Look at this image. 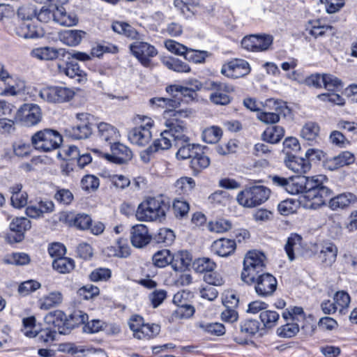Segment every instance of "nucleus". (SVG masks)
<instances>
[{
	"instance_id": "a18cd8bd",
	"label": "nucleus",
	"mask_w": 357,
	"mask_h": 357,
	"mask_svg": "<svg viewBox=\"0 0 357 357\" xmlns=\"http://www.w3.org/2000/svg\"><path fill=\"white\" fill-rule=\"evenodd\" d=\"M25 335L29 337H36L40 342H49L54 340L56 331L47 328L37 330H29L25 332Z\"/></svg>"
},
{
	"instance_id": "0eeeda50",
	"label": "nucleus",
	"mask_w": 357,
	"mask_h": 357,
	"mask_svg": "<svg viewBox=\"0 0 357 357\" xmlns=\"http://www.w3.org/2000/svg\"><path fill=\"white\" fill-rule=\"evenodd\" d=\"M324 156L323 151L314 149H310L306 151L305 157L307 158L298 157L289 152H287L284 163L287 167L292 172L303 174L307 173L311 169L310 160L317 159L320 160Z\"/></svg>"
},
{
	"instance_id": "052dcab7",
	"label": "nucleus",
	"mask_w": 357,
	"mask_h": 357,
	"mask_svg": "<svg viewBox=\"0 0 357 357\" xmlns=\"http://www.w3.org/2000/svg\"><path fill=\"white\" fill-rule=\"evenodd\" d=\"M324 86L328 91H333L341 89L342 86V81L335 76L330 74H324Z\"/></svg>"
},
{
	"instance_id": "864d4df0",
	"label": "nucleus",
	"mask_w": 357,
	"mask_h": 357,
	"mask_svg": "<svg viewBox=\"0 0 357 357\" xmlns=\"http://www.w3.org/2000/svg\"><path fill=\"white\" fill-rule=\"evenodd\" d=\"M152 260L155 266L164 268L169 264L171 265L172 254L169 250H161L153 255Z\"/></svg>"
},
{
	"instance_id": "37998d69",
	"label": "nucleus",
	"mask_w": 357,
	"mask_h": 357,
	"mask_svg": "<svg viewBox=\"0 0 357 357\" xmlns=\"http://www.w3.org/2000/svg\"><path fill=\"white\" fill-rule=\"evenodd\" d=\"M53 268L58 273L66 274L70 273L75 267V261L69 257L55 259L52 262Z\"/></svg>"
},
{
	"instance_id": "b1692460",
	"label": "nucleus",
	"mask_w": 357,
	"mask_h": 357,
	"mask_svg": "<svg viewBox=\"0 0 357 357\" xmlns=\"http://www.w3.org/2000/svg\"><path fill=\"white\" fill-rule=\"evenodd\" d=\"M59 70L71 79H75L79 84H84L86 82V73L80 69L79 64L74 61L66 62L65 66L59 65Z\"/></svg>"
},
{
	"instance_id": "338daca9",
	"label": "nucleus",
	"mask_w": 357,
	"mask_h": 357,
	"mask_svg": "<svg viewBox=\"0 0 357 357\" xmlns=\"http://www.w3.org/2000/svg\"><path fill=\"white\" fill-rule=\"evenodd\" d=\"M333 301L337 304V308L341 312L344 308L349 306L350 303V296L349 294L344 291H339L335 293Z\"/></svg>"
},
{
	"instance_id": "4d7b16f0",
	"label": "nucleus",
	"mask_w": 357,
	"mask_h": 357,
	"mask_svg": "<svg viewBox=\"0 0 357 357\" xmlns=\"http://www.w3.org/2000/svg\"><path fill=\"white\" fill-rule=\"evenodd\" d=\"M299 331L297 323H287L277 329V335L280 337L289 338L295 336Z\"/></svg>"
},
{
	"instance_id": "9d476101",
	"label": "nucleus",
	"mask_w": 357,
	"mask_h": 357,
	"mask_svg": "<svg viewBox=\"0 0 357 357\" xmlns=\"http://www.w3.org/2000/svg\"><path fill=\"white\" fill-rule=\"evenodd\" d=\"M142 124L132 128L128 135L129 141L137 146H144L152 139L151 128L153 126V121L147 116L139 118Z\"/></svg>"
},
{
	"instance_id": "bb28decb",
	"label": "nucleus",
	"mask_w": 357,
	"mask_h": 357,
	"mask_svg": "<svg viewBox=\"0 0 357 357\" xmlns=\"http://www.w3.org/2000/svg\"><path fill=\"white\" fill-rule=\"evenodd\" d=\"M44 321L47 324L53 325L55 328H57L59 333H68V330L66 328L67 316L61 310L50 312L45 316Z\"/></svg>"
},
{
	"instance_id": "c03bdc74",
	"label": "nucleus",
	"mask_w": 357,
	"mask_h": 357,
	"mask_svg": "<svg viewBox=\"0 0 357 357\" xmlns=\"http://www.w3.org/2000/svg\"><path fill=\"white\" fill-rule=\"evenodd\" d=\"M85 35V32L81 30H67L61 35V41L69 46L79 45Z\"/></svg>"
},
{
	"instance_id": "4c0bfd02",
	"label": "nucleus",
	"mask_w": 357,
	"mask_h": 357,
	"mask_svg": "<svg viewBox=\"0 0 357 357\" xmlns=\"http://www.w3.org/2000/svg\"><path fill=\"white\" fill-rule=\"evenodd\" d=\"M337 248L333 243H326L320 252V258L326 266H331L336 260Z\"/></svg>"
},
{
	"instance_id": "473e14b6",
	"label": "nucleus",
	"mask_w": 357,
	"mask_h": 357,
	"mask_svg": "<svg viewBox=\"0 0 357 357\" xmlns=\"http://www.w3.org/2000/svg\"><path fill=\"white\" fill-rule=\"evenodd\" d=\"M61 52L63 50L51 47H42L33 49L31 52V55L40 60L51 61L56 59L61 54Z\"/></svg>"
},
{
	"instance_id": "680f3d73",
	"label": "nucleus",
	"mask_w": 357,
	"mask_h": 357,
	"mask_svg": "<svg viewBox=\"0 0 357 357\" xmlns=\"http://www.w3.org/2000/svg\"><path fill=\"white\" fill-rule=\"evenodd\" d=\"M54 198L59 204L68 205L73 202L74 197L68 189L58 188Z\"/></svg>"
},
{
	"instance_id": "6e6552de",
	"label": "nucleus",
	"mask_w": 357,
	"mask_h": 357,
	"mask_svg": "<svg viewBox=\"0 0 357 357\" xmlns=\"http://www.w3.org/2000/svg\"><path fill=\"white\" fill-rule=\"evenodd\" d=\"M75 91L66 86H49L41 89L38 96L43 100L50 103L70 102L75 96Z\"/></svg>"
},
{
	"instance_id": "6e6d98bb",
	"label": "nucleus",
	"mask_w": 357,
	"mask_h": 357,
	"mask_svg": "<svg viewBox=\"0 0 357 357\" xmlns=\"http://www.w3.org/2000/svg\"><path fill=\"white\" fill-rule=\"evenodd\" d=\"M175 238L172 230L167 228H161L154 236V241L157 243H163L165 245H171Z\"/></svg>"
},
{
	"instance_id": "58836bf2",
	"label": "nucleus",
	"mask_w": 357,
	"mask_h": 357,
	"mask_svg": "<svg viewBox=\"0 0 357 357\" xmlns=\"http://www.w3.org/2000/svg\"><path fill=\"white\" fill-rule=\"evenodd\" d=\"M116 244V246L107 248L106 252L109 257L126 258L130 255V247L125 240L119 238L117 240Z\"/></svg>"
},
{
	"instance_id": "ea45409f",
	"label": "nucleus",
	"mask_w": 357,
	"mask_h": 357,
	"mask_svg": "<svg viewBox=\"0 0 357 357\" xmlns=\"http://www.w3.org/2000/svg\"><path fill=\"white\" fill-rule=\"evenodd\" d=\"M112 30L119 33L122 34L132 40H137L139 38V33L131 25L126 22H114L112 25Z\"/></svg>"
},
{
	"instance_id": "3c124183",
	"label": "nucleus",
	"mask_w": 357,
	"mask_h": 357,
	"mask_svg": "<svg viewBox=\"0 0 357 357\" xmlns=\"http://www.w3.org/2000/svg\"><path fill=\"white\" fill-rule=\"evenodd\" d=\"M260 319L266 329L274 328L280 319L279 314L273 310H264L259 315Z\"/></svg>"
},
{
	"instance_id": "4be33fe9",
	"label": "nucleus",
	"mask_w": 357,
	"mask_h": 357,
	"mask_svg": "<svg viewBox=\"0 0 357 357\" xmlns=\"http://www.w3.org/2000/svg\"><path fill=\"white\" fill-rule=\"evenodd\" d=\"M97 128L100 140L108 143L110 146L120 137L118 129L108 123L100 122L97 125Z\"/></svg>"
},
{
	"instance_id": "a878e982",
	"label": "nucleus",
	"mask_w": 357,
	"mask_h": 357,
	"mask_svg": "<svg viewBox=\"0 0 357 357\" xmlns=\"http://www.w3.org/2000/svg\"><path fill=\"white\" fill-rule=\"evenodd\" d=\"M192 261V255L187 250L178 251L172 255L171 266L176 271H185Z\"/></svg>"
},
{
	"instance_id": "2eb2a0df",
	"label": "nucleus",
	"mask_w": 357,
	"mask_h": 357,
	"mask_svg": "<svg viewBox=\"0 0 357 357\" xmlns=\"http://www.w3.org/2000/svg\"><path fill=\"white\" fill-rule=\"evenodd\" d=\"M260 328V323L252 319L242 320L239 324L238 328L236 329L234 333V340L239 344L247 342V339L256 335Z\"/></svg>"
},
{
	"instance_id": "f8f14e48",
	"label": "nucleus",
	"mask_w": 357,
	"mask_h": 357,
	"mask_svg": "<svg viewBox=\"0 0 357 357\" xmlns=\"http://www.w3.org/2000/svg\"><path fill=\"white\" fill-rule=\"evenodd\" d=\"M246 284L254 285L257 295L261 298L272 296L278 287L276 278L272 274L266 272L255 276L252 282Z\"/></svg>"
},
{
	"instance_id": "dca6fc26",
	"label": "nucleus",
	"mask_w": 357,
	"mask_h": 357,
	"mask_svg": "<svg viewBox=\"0 0 357 357\" xmlns=\"http://www.w3.org/2000/svg\"><path fill=\"white\" fill-rule=\"evenodd\" d=\"M250 72V65L243 59H235L224 64L221 73L224 75L236 79L247 75Z\"/></svg>"
},
{
	"instance_id": "f704fd0d",
	"label": "nucleus",
	"mask_w": 357,
	"mask_h": 357,
	"mask_svg": "<svg viewBox=\"0 0 357 357\" xmlns=\"http://www.w3.org/2000/svg\"><path fill=\"white\" fill-rule=\"evenodd\" d=\"M320 128L319 126L312 121L307 122L301 130V137L307 141L309 144L316 142L319 137Z\"/></svg>"
},
{
	"instance_id": "603ef678",
	"label": "nucleus",
	"mask_w": 357,
	"mask_h": 357,
	"mask_svg": "<svg viewBox=\"0 0 357 357\" xmlns=\"http://www.w3.org/2000/svg\"><path fill=\"white\" fill-rule=\"evenodd\" d=\"M31 261L29 255L24 252H14L6 256L3 261L6 264H13L16 266H24L29 264Z\"/></svg>"
},
{
	"instance_id": "f257e3e1",
	"label": "nucleus",
	"mask_w": 357,
	"mask_h": 357,
	"mask_svg": "<svg viewBox=\"0 0 357 357\" xmlns=\"http://www.w3.org/2000/svg\"><path fill=\"white\" fill-rule=\"evenodd\" d=\"M327 182L328 178L323 175L289 177L287 192L291 195L303 193L310 202L309 207L316 209L325 205L331 195V190L326 185Z\"/></svg>"
},
{
	"instance_id": "49530a36",
	"label": "nucleus",
	"mask_w": 357,
	"mask_h": 357,
	"mask_svg": "<svg viewBox=\"0 0 357 357\" xmlns=\"http://www.w3.org/2000/svg\"><path fill=\"white\" fill-rule=\"evenodd\" d=\"M61 301L62 294L59 291H54L40 298L38 303L40 309L49 310L60 304Z\"/></svg>"
},
{
	"instance_id": "5fc2aeb1",
	"label": "nucleus",
	"mask_w": 357,
	"mask_h": 357,
	"mask_svg": "<svg viewBox=\"0 0 357 357\" xmlns=\"http://www.w3.org/2000/svg\"><path fill=\"white\" fill-rule=\"evenodd\" d=\"M163 63L169 69L177 73L190 72V68L185 63L176 58H167L163 60Z\"/></svg>"
},
{
	"instance_id": "9b49d317",
	"label": "nucleus",
	"mask_w": 357,
	"mask_h": 357,
	"mask_svg": "<svg viewBox=\"0 0 357 357\" xmlns=\"http://www.w3.org/2000/svg\"><path fill=\"white\" fill-rule=\"evenodd\" d=\"M15 120L26 127L36 126L42 120L41 109L36 104L24 103L17 110Z\"/></svg>"
},
{
	"instance_id": "09e8293b",
	"label": "nucleus",
	"mask_w": 357,
	"mask_h": 357,
	"mask_svg": "<svg viewBox=\"0 0 357 357\" xmlns=\"http://www.w3.org/2000/svg\"><path fill=\"white\" fill-rule=\"evenodd\" d=\"M222 135V129L218 126H213L203 130L202 137L208 144H215L221 139Z\"/></svg>"
},
{
	"instance_id": "13d9d810",
	"label": "nucleus",
	"mask_w": 357,
	"mask_h": 357,
	"mask_svg": "<svg viewBox=\"0 0 357 357\" xmlns=\"http://www.w3.org/2000/svg\"><path fill=\"white\" fill-rule=\"evenodd\" d=\"M199 327L206 333L215 336H220L225 333V327L222 324L215 323H202Z\"/></svg>"
},
{
	"instance_id": "f3484780",
	"label": "nucleus",
	"mask_w": 357,
	"mask_h": 357,
	"mask_svg": "<svg viewBox=\"0 0 357 357\" xmlns=\"http://www.w3.org/2000/svg\"><path fill=\"white\" fill-rule=\"evenodd\" d=\"M110 149L111 153L105 154V158L115 164H126L132 158L133 154L131 149L120 142L114 143L110 146Z\"/></svg>"
},
{
	"instance_id": "72a5a7b5",
	"label": "nucleus",
	"mask_w": 357,
	"mask_h": 357,
	"mask_svg": "<svg viewBox=\"0 0 357 357\" xmlns=\"http://www.w3.org/2000/svg\"><path fill=\"white\" fill-rule=\"evenodd\" d=\"M190 138L188 137L186 142H176V146L178 148L176 152V157L178 159L185 160L193 158V155L197 151V147H200L199 144H190Z\"/></svg>"
},
{
	"instance_id": "4468645a",
	"label": "nucleus",
	"mask_w": 357,
	"mask_h": 357,
	"mask_svg": "<svg viewBox=\"0 0 357 357\" xmlns=\"http://www.w3.org/2000/svg\"><path fill=\"white\" fill-rule=\"evenodd\" d=\"M129 49L132 54L144 67H149L151 64V58L158 54L156 48L146 42L137 40L129 45Z\"/></svg>"
},
{
	"instance_id": "e2e57ef3",
	"label": "nucleus",
	"mask_w": 357,
	"mask_h": 357,
	"mask_svg": "<svg viewBox=\"0 0 357 357\" xmlns=\"http://www.w3.org/2000/svg\"><path fill=\"white\" fill-rule=\"evenodd\" d=\"M173 211L177 218L185 217L190 210L189 204L185 201L175 200L173 203Z\"/></svg>"
},
{
	"instance_id": "bf43d9fd",
	"label": "nucleus",
	"mask_w": 357,
	"mask_h": 357,
	"mask_svg": "<svg viewBox=\"0 0 357 357\" xmlns=\"http://www.w3.org/2000/svg\"><path fill=\"white\" fill-rule=\"evenodd\" d=\"M195 312L194 306L192 305L185 303L174 311L172 315L176 319H188L191 317Z\"/></svg>"
},
{
	"instance_id": "39448f33",
	"label": "nucleus",
	"mask_w": 357,
	"mask_h": 357,
	"mask_svg": "<svg viewBox=\"0 0 357 357\" xmlns=\"http://www.w3.org/2000/svg\"><path fill=\"white\" fill-rule=\"evenodd\" d=\"M63 142L60 133L53 129L45 128L35 132L31 137V144L38 151L50 152L58 149Z\"/></svg>"
},
{
	"instance_id": "412c9836",
	"label": "nucleus",
	"mask_w": 357,
	"mask_h": 357,
	"mask_svg": "<svg viewBox=\"0 0 357 357\" xmlns=\"http://www.w3.org/2000/svg\"><path fill=\"white\" fill-rule=\"evenodd\" d=\"M151 236L149 234V230L144 225H136L131 228L130 241L132 245L138 248H141L150 243Z\"/></svg>"
},
{
	"instance_id": "c9c22d12",
	"label": "nucleus",
	"mask_w": 357,
	"mask_h": 357,
	"mask_svg": "<svg viewBox=\"0 0 357 357\" xmlns=\"http://www.w3.org/2000/svg\"><path fill=\"white\" fill-rule=\"evenodd\" d=\"M284 135V130L279 126H274L267 128L261 134V138L263 141L270 144L278 143Z\"/></svg>"
},
{
	"instance_id": "423d86ee",
	"label": "nucleus",
	"mask_w": 357,
	"mask_h": 357,
	"mask_svg": "<svg viewBox=\"0 0 357 357\" xmlns=\"http://www.w3.org/2000/svg\"><path fill=\"white\" fill-rule=\"evenodd\" d=\"M271 190L264 185H254L238 192L236 200L245 208H254L264 203L269 197Z\"/></svg>"
},
{
	"instance_id": "79ce46f5",
	"label": "nucleus",
	"mask_w": 357,
	"mask_h": 357,
	"mask_svg": "<svg viewBox=\"0 0 357 357\" xmlns=\"http://www.w3.org/2000/svg\"><path fill=\"white\" fill-rule=\"evenodd\" d=\"M56 8V21L63 26L75 25L78 22L77 17L74 14L67 13L63 5H59Z\"/></svg>"
},
{
	"instance_id": "20e7f679",
	"label": "nucleus",
	"mask_w": 357,
	"mask_h": 357,
	"mask_svg": "<svg viewBox=\"0 0 357 357\" xmlns=\"http://www.w3.org/2000/svg\"><path fill=\"white\" fill-rule=\"evenodd\" d=\"M266 256L257 250L247 252L243 260V268L241 272V280L245 283H251L255 276L264 272L266 268Z\"/></svg>"
},
{
	"instance_id": "0e129e2a",
	"label": "nucleus",
	"mask_w": 357,
	"mask_h": 357,
	"mask_svg": "<svg viewBox=\"0 0 357 357\" xmlns=\"http://www.w3.org/2000/svg\"><path fill=\"white\" fill-rule=\"evenodd\" d=\"M273 38L271 35H256V52L267 50L272 45Z\"/></svg>"
},
{
	"instance_id": "cd10ccee",
	"label": "nucleus",
	"mask_w": 357,
	"mask_h": 357,
	"mask_svg": "<svg viewBox=\"0 0 357 357\" xmlns=\"http://www.w3.org/2000/svg\"><path fill=\"white\" fill-rule=\"evenodd\" d=\"M66 223L70 227H75L80 230H85L90 228L92 223L91 218L86 213L74 214L70 213L65 217Z\"/></svg>"
},
{
	"instance_id": "6ab92c4d",
	"label": "nucleus",
	"mask_w": 357,
	"mask_h": 357,
	"mask_svg": "<svg viewBox=\"0 0 357 357\" xmlns=\"http://www.w3.org/2000/svg\"><path fill=\"white\" fill-rule=\"evenodd\" d=\"M54 208V204L52 200L40 199L35 203H31L26 208V214L31 218H40L45 213H52Z\"/></svg>"
},
{
	"instance_id": "774afa93",
	"label": "nucleus",
	"mask_w": 357,
	"mask_h": 357,
	"mask_svg": "<svg viewBox=\"0 0 357 357\" xmlns=\"http://www.w3.org/2000/svg\"><path fill=\"white\" fill-rule=\"evenodd\" d=\"M99 288L93 284H86L79 288L77 294L85 300H89L99 294Z\"/></svg>"
},
{
	"instance_id": "c756f323",
	"label": "nucleus",
	"mask_w": 357,
	"mask_h": 357,
	"mask_svg": "<svg viewBox=\"0 0 357 357\" xmlns=\"http://www.w3.org/2000/svg\"><path fill=\"white\" fill-rule=\"evenodd\" d=\"M197 151L193 155V158L190 160V167L194 172L199 173L202 169L207 168L211 162L210 158L206 155L204 150L206 146L197 147Z\"/></svg>"
},
{
	"instance_id": "7ed1b4c3",
	"label": "nucleus",
	"mask_w": 357,
	"mask_h": 357,
	"mask_svg": "<svg viewBox=\"0 0 357 357\" xmlns=\"http://www.w3.org/2000/svg\"><path fill=\"white\" fill-rule=\"evenodd\" d=\"M169 208V205L162 196L149 197L138 206L135 215L141 221L161 222L165 219Z\"/></svg>"
},
{
	"instance_id": "7c9ffc66",
	"label": "nucleus",
	"mask_w": 357,
	"mask_h": 357,
	"mask_svg": "<svg viewBox=\"0 0 357 357\" xmlns=\"http://www.w3.org/2000/svg\"><path fill=\"white\" fill-rule=\"evenodd\" d=\"M235 249V241L228 238H220L215 241L212 245V250L220 257H228L234 252Z\"/></svg>"
},
{
	"instance_id": "f03ea898",
	"label": "nucleus",
	"mask_w": 357,
	"mask_h": 357,
	"mask_svg": "<svg viewBox=\"0 0 357 357\" xmlns=\"http://www.w3.org/2000/svg\"><path fill=\"white\" fill-rule=\"evenodd\" d=\"M192 110L188 108L178 109L173 113V117L165 121L166 129L160 133V137L153 141L146 152L147 154L155 153L160 150H167L172 146V140L174 146L176 142H186L188 128L183 119L188 118L192 114Z\"/></svg>"
},
{
	"instance_id": "69168bd1",
	"label": "nucleus",
	"mask_w": 357,
	"mask_h": 357,
	"mask_svg": "<svg viewBox=\"0 0 357 357\" xmlns=\"http://www.w3.org/2000/svg\"><path fill=\"white\" fill-rule=\"evenodd\" d=\"M111 270L106 268H99L93 271L89 278L93 282L106 281L111 278Z\"/></svg>"
},
{
	"instance_id": "1a4fd4ad",
	"label": "nucleus",
	"mask_w": 357,
	"mask_h": 357,
	"mask_svg": "<svg viewBox=\"0 0 357 357\" xmlns=\"http://www.w3.org/2000/svg\"><path fill=\"white\" fill-rule=\"evenodd\" d=\"M128 326L133 332V336L139 340H149L157 336L160 331V326L155 324H145L142 317L132 316L128 321Z\"/></svg>"
},
{
	"instance_id": "a211bd4d",
	"label": "nucleus",
	"mask_w": 357,
	"mask_h": 357,
	"mask_svg": "<svg viewBox=\"0 0 357 357\" xmlns=\"http://www.w3.org/2000/svg\"><path fill=\"white\" fill-rule=\"evenodd\" d=\"M37 3L45 4L36 13L37 19L42 22H48L52 19L56 21V8L59 5L68 3V0H34Z\"/></svg>"
},
{
	"instance_id": "5701e85b",
	"label": "nucleus",
	"mask_w": 357,
	"mask_h": 357,
	"mask_svg": "<svg viewBox=\"0 0 357 357\" xmlns=\"http://www.w3.org/2000/svg\"><path fill=\"white\" fill-rule=\"evenodd\" d=\"M332 196L333 191L331 190V195L326 202H328V207L333 211L344 209L357 200L356 196L350 192L341 193L335 197Z\"/></svg>"
},
{
	"instance_id": "e433bc0d",
	"label": "nucleus",
	"mask_w": 357,
	"mask_h": 357,
	"mask_svg": "<svg viewBox=\"0 0 357 357\" xmlns=\"http://www.w3.org/2000/svg\"><path fill=\"white\" fill-rule=\"evenodd\" d=\"M89 315L82 310H75L67 317V322H66V328L68 333L74 328L83 325L88 321Z\"/></svg>"
},
{
	"instance_id": "393cba45",
	"label": "nucleus",
	"mask_w": 357,
	"mask_h": 357,
	"mask_svg": "<svg viewBox=\"0 0 357 357\" xmlns=\"http://www.w3.org/2000/svg\"><path fill=\"white\" fill-rule=\"evenodd\" d=\"M15 33L21 38L26 39H35L43 36L42 29L32 24L29 22H22L15 28Z\"/></svg>"
},
{
	"instance_id": "de8ad7c7",
	"label": "nucleus",
	"mask_w": 357,
	"mask_h": 357,
	"mask_svg": "<svg viewBox=\"0 0 357 357\" xmlns=\"http://www.w3.org/2000/svg\"><path fill=\"white\" fill-rule=\"evenodd\" d=\"M216 266V264L208 257L198 258L193 262L195 271L204 275L211 271H215Z\"/></svg>"
},
{
	"instance_id": "8fccbe9b",
	"label": "nucleus",
	"mask_w": 357,
	"mask_h": 357,
	"mask_svg": "<svg viewBox=\"0 0 357 357\" xmlns=\"http://www.w3.org/2000/svg\"><path fill=\"white\" fill-rule=\"evenodd\" d=\"M301 241V236L296 234H291L287 238L284 250L290 261H293L295 259L294 250L299 248Z\"/></svg>"
},
{
	"instance_id": "a19ab883",
	"label": "nucleus",
	"mask_w": 357,
	"mask_h": 357,
	"mask_svg": "<svg viewBox=\"0 0 357 357\" xmlns=\"http://www.w3.org/2000/svg\"><path fill=\"white\" fill-rule=\"evenodd\" d=\"M312 24L311 28H307L306 31L315 38L325 36H333L335 34L334 28L330 25H321L319 21L310 22Z\"/></svg>"
},
{
	"instance_id": "aec40b11",
	"label": "nucleus",
	"mask_w": 357,
	"mask_h": 357,
	"mask_svg": "<svg viewBox=\"0 0 357 357\" xmlns=\"http://www.w3.org/2000/svg\"><path fill=\"white\" fill-rule=\"evenodd\" d=\"M31 228V221L26 218H15L10 224V231L8 238L14 242H21L24 238V232Z\"/></svg>"
},
{
	"instance_id": "c85d7f7f",
	"label": "nucleus",
	"mask_w": 357,
	"mask_h": 357,
	"mask_svg": "<svg viewBox=\"0 0 357 357\" xmlns=\"http://www.w3.org/2000/svg\"><path fill=\"white\" fill-rule=\"evenodd\" d=\"M166 91L173 96V98H174L176 96L181 98V102L183 99L186 102H189L195 100L197 97V94L195 93L194 90L178 84L167 86L166 87Z\"/></svg>"
},
{
	"instance_id": "2f4dec72",
	"label": "nucleus",
	"mask_w": 357,
	"mask_h": 357,
	"mask_svg": "<svg viewBox=\"0 0 357 357\" xmlns=\"http://www.w3.org/2000/svg\"><path fill=\"white\" fill-rule=\"evenodd\" d=\"M151 105H155L158 107H165L168 109V111H165L166 114H168L171 118L173 117V113L176 111L175 109L181 105V98L177 97L176 96H173L170 98H153L149 100Z\"/></svg>"
},
{
	"instance_id": "ddd939ff",
	"label": "nucleus",
	"mask_w": 357,
	"mask_h": 357,
	"mask_svg": "<svg viewBox=\"0 0 357 357\" xmlns=\"http://www.w3.org/2000/svg\"><path fill=\"white\" fill-rule=\"evenodd\" d=\"M76 117V125L66 129V135L74 139L88 138L93 132L92 124L90 123L91 115L87 113H78Z\"/></svg>"
}]
</instances>
